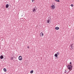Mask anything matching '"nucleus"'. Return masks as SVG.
<instances>
[{"mask_svg":"<svg viewBox=\"0 0 74 74\" xmlns=\"http://www.w3.org/2000/svg\"><path fill=\"white\" fill-rule=\"evenodd\" d=\"M34 1V0H32V1L33 2V1Z\"/></svg>","mask_w":74,"mask_h":74,"instance_id":"obj_21","label":"nucleus"},{"mask_svg":"<svg viewBox=\"0 0 74 74\" xmlns=\"http://www.w3.org/2000/svg\"><path fill=\"white\" fill-rule=\"evenodd\" d=\"M71 6L72 7H73L74 6V5H73V4H71Z\"/></svg>","mask_w":74,"mask_h":74,"instance_id":"obj_18","label":"nucleus"},{"mask_svg":"<svg viewBox=\"0 0 74 74\" xmlns=\"http://www.w3.org/2000/svg\"><path fill=\"white\" fill-rule=\"evenodd\" d=\"M2 40H3V38H1V39H2Z\"/></svg>","mask_w":74,"mask_h":74,"instance_id":"obj_24","label":"nucleus"},{"mask_svg":"<svg viewBox=\"0 0 74 74\" xmlns=\"http://www.w3.org/2000/svg\"><path fill=\"white\" fill-rule=\"evenodd\" d=\"M55 29L56 30H59V27H55Z\"/></svg>","mask_w":74,"mask_h":74,"instance_id":"obj_9","label":"nucleus"},{"mask_svg":"<svg viewBox=\"0 0 74 74\" xmlns=\"http://www.w3.org/2000/svg\"><path fill=\"white\" fill-rule=\"evenodd\" d=\"M20 21H23V19H20Z\"/></svg>","mask_w":74,"mask_h":74,"instance_id":"obj_16","label":"nucleus"},{"mask_svg":"<svg viewBox=\"0 0 74 74\" xmlns=\"http://www.w3.org/2000/svg\"><path fill=\"white\" fill-rule=\"evenodd\" d=\"M11 60H13V57H12L11 59Z\"/></svg>","mask_w":74,"mask_h":74,"instance_id":"obj_17","label":"nucleus"},{"mask_svg":"<svg viewBox=\"0 0 74 74\" xmlns=\"http://www.w3.org/2000/svg\"><path fill=\"white\" fill-rule=\"evenodd\" d=\"M35 11H36V9H35V8H34L33 10V12H34Z\"/></svg>","mask_w":74,"mask_h":74,"instance_id":"obj_13","label":"nucleus"},{"mask_svg":"<svg viewBox=\"0 0 74 74\" xmlns=\"http://www.w3.org/2000/svg\"><path fill=\"white\" fill-rule=\"evenodd\" d=\"M70 72V71H69L68 72H67V73H69Z\"/></svg>","mask_w":74,"mask_h":74,"instance_id":"obj_23","label":"nucleus"},{"mask_svg":"<svg viewBox=\"0 0 74 74\" xmlns=\"http://www.w3.org/2000/svg\"><path fill=\"white\" fill-rule=\"evenodd\" d=\"M51 8L52 10H54L55 8V6L54 5H51Z\"/></svg>","mask_w":74,"mask_h":74,"instance_id":"obj_3","label":"nucleus"},{"mask_svg":"<svg viewBox=\"0 0 74 74\" xmlns=\"http://www.w3.org/2000/svg\"><path fill=\"white\" fill-rule=\"evenodd\" d=\"M18 59L19 60H22V57L21 56H20L18 57Z\"/></svg>","mask_w":74,"mask_h":74,"instance_id":"obj_4","label":"nucleus"},{"mask_svg":"<svg viewBox=\"0 0 74 74\" xmlns=\"http://www.w3.org/2000/svg\"><path fill=\"white\" fill-rule=\"evenodd\" d=\"M72 63H71V62H70V63L69 64H72Z\"/></svg>","mask_w":74,"mask_h":74,"instance_id":"obj_20","label":"nucleus"},{"mask_svg":"<svg viewBox=\"0 0 74 74\" xmlns=\"http://www.w3.org/2000/svg\"><path fill=\"white\" fill-rule=\"evenodd\" d=\"M73 68V66L71 65H69L68 66V69L69 70V71H71Z\"/></svg>","mask_w":74,"mask_h":74,"instance_id":"obj_1","label":"nucleus"},{"mask_svg":"<svg viewBox=\"0 0 74 74\" xmlns=\"http://www.w3.org/2000/svg\"><path fill=\"white\" fill-rule=\"evenodd\" d=\"M67 73V71L66 70H65V73Z\"/></svg>","mask_w":74,"mask_h":74,"instance_id":"obj_19","label":"nucleus"},{"mask_svg":"<svg viewBox=\"0 0 74 74\" xmlns=\"http://www.w3.org/2000/svg\"><path fill=\"white\" fill-rule=\"evenodd\" d=\"M6 8H8V7H9V5H8V4H7L6 5Z\"/></svg>","mask_w":74,"mask_h":74,"instance_id":"obj_7","label":"nucleus"},{"mask_svg":"<svg viewBox=\"0 0 74 74\" xmlns=\"http://www.w3.org/2000/svg\"><path fill=\"white\" fill-rule=\"evenodd\" d=\"M44 36V34L42 32H41L40 33V36H41V37H42Z\"/></svg>","mask_w":74,"mask_h":74,"instance_id":"obj_5","label":"nucleus"},{"mask_svg":"<svg viewBox=\"0 0 74 74\" xmlns=\"http://www.w3.org/2000/svg\"><path fill=\"white\" fill-rule=\"evenodd\" d=\"M54 56L55 57H58V54H55L54 55Z\"/></svg>","mask_w":74,"mask_h":74,"instance_id":"obj_11","label":"nucleus"},{"mask_svg":"<svg viewBox=\"0 0 74 74\" xmlns=\"http://www.w3.org/2000/svg\"><path fill=\"white\" fill-rule=\"evenodd\" d=\"M74 44H72L71 45V48H70V49L71 50H72V49H74Z\"/></svg>","mask_w":74,"mask_h":74,"instance_id":"obj_2","label":"nucleus"},{"mask_svg":"<svg viewBox=\"0 0 74 74\" xmlns=\"http://www.w3.org/2000/svg\"><path fill=\"white\" fill-rule=\"evenodd\" d=\"M33 73V71L32 70L31 71H30V73L32 74V73Z\"/></svg>","mask_w":74,"mask_h":74,"instance_id":"obj_14","label":"nucleus"},{"mask_svg":"<svg viewBox=\"0 0 74 74\" xmlns=\"http://www.w3.org/2000/svg\"><path fill=\"white\" fill-rule=\"evenodd\" d=\"M50 22H51V19H49V20H47V23H49Z\"/></svg>","mask_w":74,"mask_h":74,"instance_id":"obj_6","label":"nucleus"},{"mask_svg":"<svg viewBox=\"0 0 74 74\" xmlns=\"http://www.w3.org/2000/svg\"><path fill=\"white\" fill-rule=\"evenodd\" d=\"M3 70L4 71H5V72H6V71H7V69H6L5 68H4Z\"/></svg>","mask_w":74,"mask_h":74,"instance_id":"obj_10","label":"nucleus"},{"mask_svg":"<svg viewBox=\"0 0 74 74\" xmlns=\"http://www.w3.org/2000/svg\"><path fill=\"white\" fill-rule=\"evenodd\" d=\"M55 1L56 2H60V1L59 0H55Z\"/></svg>","mask_w":74,"mask_h":74,"instance_id":"obj_12","label":"nucleus"},{"mask_svg":"<svg viewBox=\"0 0 74 74\" xmlns=\"http://www.w3.org/2000/svg\"><path fill=\"white\" fill-rule=\"evenodd\" d=\"M27 48H30V47H29V46H28Z\"/></svg>","mask_w":74,"mask_h":74,"instance_id":"obj_22","label":"nucleus"},{"mask_svg":"<svg viewBox=\"0 0 74 74\" xmlns=\"http://www.w3.org/2000/svg\"><path fill=\"white\" fill-rule=\"evenodd\" d=\"M4 58V57L3 56H0V59H3Z\"/></svg>","mask_w":74,"mask_h":74,"instance_id":"obj_8","label":"nucleus"},{"mask_svg":"<svg viewBox=\"0 0 74 74\" xmlns=\"http://www.w3.org/2000/svg\"><path fill=\"white\" fill-rule=\"evenodd\" d=\"M57 53V55H59V52H58Z\"/></svg>","mask_w":74,"mask_h":74,"instance_id":"obj_15","label":"nucleus"}]
</instances>
